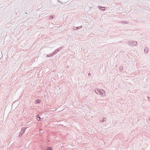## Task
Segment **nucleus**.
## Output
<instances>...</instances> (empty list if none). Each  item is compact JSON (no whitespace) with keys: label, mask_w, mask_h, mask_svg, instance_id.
<instances>
[{"label":"nucleus","mask_w":150,"mask_h":150,"mask_svg":"<svg viewBox=\"0 0 150 150\" xmlns=\"http://www.w3.org/2000/svg\"><path fill=\"white\" fill-rule=\"evenodd\" d=\"M149 50L148 49H147L146 47L144 49V52H145L146 54H147Z\"/></svg>","instance_id":"5"},{"label":"nucleus","mask_w":150,"mask_h":150,"mask_svg":"<svg viewBox=\"0 0 150 150\" xmlns=\"http://www.w3.org/2000/svg\"><path fill=\"white\" fill-rule=\"evenodd\" d=\"M122 23L124 24H125L127 23V22L126 21H122Z\"/></svg>","instance_id":"15"},{"label":"nucleus","mask_w":150,"mask_h":150,"mask_svg":"<svg viewBox=\"0 0 150 150\" xmlns=\"http://www.w3.org/2000/svg\"><path fill=\"white\" fill-rule=\"evenodd\" d=\"M53 52L55 54L57 53L56 52V51L55 50V51L54 52Z\"/></svg>","instance_id":"19"},{"label":"nucleus","mask_w":150,"mask_h":150,"mask_svg":"<svg viewBox=\"0 0 150 150\" xmlns=\"http://www.w3.org/2000/svg\"><path fill=\"white\" fill-rule=\"evenodd\" d=\"M14 103H15V102H14L13 103V104H12V106H13V105L14 104Z\"/></svg>","instance_id":"22"},{"label":"nucleus","mask_w":150,"mask_h":150,"mask_svg":"<svg viewBox=\"0 0 150 150\" xmlns=\"http://www.w3.org/2000/svg\"><path fill=\"white\" fill-rule=\"evenodd\" d=\"M62 49V47H60L58 49H57V50H55V51H56V52L57 53V52H59L60 50H61V49Z\"/></svg>","instance_id":"6"},{"label":"nucleus","mask_w":150,"mask_h":150,"mask_svg":"<svg viewBox=\"0 0 150 150\" xmlns=\"http://www.w3.org/2000/svg\"><path fill=\"white\" fill-rule=\"evenodd\" d=\"M59 2L61 3V4H63V2H60L59 1Z\"/></svg>","instance_id":"21"},{"label":"nucleus","mask_w":150,"mask_h":150,"mask_svg":"<svg viewBox=\"0 0 150 150\" xmlns=\"http://www.w3.org/2000/svg\"><path fill=\"white\" fill-rule=\"evenodd\" d=\"M132 41H128L127 43L129 45H132Z\"/></svg>","instance_id":"11"},{"label":"nucleus","mask_w":150,"mask_h":150,"mask_svg":"<svg viewBox=\"0 0 150 150\" xmlns=\"http://www.w3.org/2000/svg\"><path fill=\"white\" fill-rule=\"evenodd\" d=\"M149 120L150 121V117L149 119Z\"/></svg>","instance_id":"23"},{"label":"nucleus","mask_w":150,"mask_h":150,"mask_svg":"<svg viewBox=\"0 0 150 150\" xmlns=\"http://www.w3.org/2000/svg\"><path fill=\"white\" fill-rule=\"evenodd\" d=\"M99 94L100 95L102 96H105V95L104 94H103L105 93L104 91L103 90V89H100V91Z\"/></svg>","instance_id":"2"},{"label":"nucleus","mask_w":150,"mask_h":150,"mask_svg":"<svg viewBox=\"0 0 150 150\" xmlns=\"http://www.w3.org/2000/svg\"><path fill=\"white\" fill-rule=\"evenodd\" d=\"M26 129V128L25 127L22 128L21 129V132H20L19 135V137H21V136L24 133Z\"/></svg>","instance_id":"1"},{"label":"nucleus","mask_w":150,"mask_h":150,"mask_svg":"<svg viewBox=\"0 0 150 150\" xmlns=\"http://www.w3.org/2000/svg\"><path fill=\"white\" fill-rule=\"evenodd\" d=\"M100 90L98 88H96L95 90V92L97 94H99Z\"/></svg>","instance_id":"3"},{"label":"nucleus","mask_w":150,"mask_h":150,"mask_svg":"<svg viewBox=\"0 0 150 150\" xmlns=\"http://www.w3.org/2000/svg\"><path fill=\"white\" fill-rule=\"evenodd\" d=\"M55 16L54 15H51V16L49 18V19L51 20Z\"/></svg>","instance_id":"7"},{"label":"nucleus","mask_w":150,"mask_h":150,"mask_svg":"<svg viewBox=\"0 0 150 150\" xmlns=\"http://www.w3.org/2000/svg\"><path fill=\"white\" fill-rule=\"evenodd\" d=\"M147 98H148V99L149 98V97H147Z\"/></svg>","instance_id":"24"},{"label":"nucleus","mask_w":150,"mask_h":150,"mask_svg":"<svg viewBox=\"0 0 150 150\" xmlns=\"http://www.w3.org/2000/svg\"><path fill=\"white\" fill-rule=\"evenodd\" d=\"M98 8L101 10H102V11H104V10H105V8H104L103 9H101L100 8H105L104 7H102L101 6H99L98 7Z\"/></svg>","instance_id":"10"},{"label":"nucleus","mask_w":150,"mask_h":150,"mask_svg":"<svg viewBox=\"0 0 150 150\" xmlns=\"http://www.w3.org/2000/svg\"><path fill=\"white\" fill-rule=\"evenodd\" d=\"M37 118L38 121H40V117L39 115H37Z\"/></svg>","instance_id":"8"},{"label":"nucleus","mask_w":150,"mask_h":150,"mask_svg":"<svg viewBox=\"0 0 150 150\" xmlns=\"http://www.w3.org/2000/svg\"><path fill=\"white\" fill-rule=\"evenodd\" d=\"M50 55H48V54H47L46 55V56L47 57H50Z\"/></svg>","instance_id":"17"},{"label":"nucleus","mask_w":150,"mask_h":150,"mask_svg":"<svg viewBox=\"0 0 150 150\" xmlns=\"http://www.w3.org/2000/svg\"><path fill=\"white\" fill-rule=\"evenodd\" d=\"M47 150H52L51 147H49L47 149Z\"/></svg>","instance_id":"14"},{"label":"nucleus","mask_w":150,"mask_h":150,"mask_svg":"<svg viewBox=\"0 0 150 150\" xmlns=\"http://www.w3.org/2000/svg\"><path fill=\"white\" fill-rule=\"evenodd\" d=\"M123 69V67H120V70H122Z\"/></svg>","instance_id":"16"},{"label":"nucleus","mask_w":150,"mask_h":150,"mask_svg":"<svg viewBox=\"0 0 150 150\" xmlns=\"http://www.w3.org/2000/svg\"><path fill=\"white\" fill-rule=\"evenodd\" d=\"M54 54H54V53L53 52L52 53V54H50V55H54Z\"/></svg>","instance_id":"18"},{"label":"nucleus","mask_w":150,"mask_h":150,"mask_svg":"<svg viewBox=\"0 0 150 150\" xmlns=\"http://www.w3.org/2000/svg\"><path fill=\"white\" fill-rule=\"evenodd\" d=\"M82 27V26H81L78 27H75V28H76V29L78 30L79 28H81Z\"/></svg>","instance_id":"12"},{"label":"nucleus","mask_w":150,"mask_h":150,"mask_svg":"<svg viewBox=\"0 0 150 150\" xmlns=\"http://www.w3.org/2000/svg\"><path fill=\"white\" fill-rule=\"evenodd\" d=\"M41 101L40 100H37L35 101V104H38L40 103L41 102Z\"/></svg>","instance_id":"4"},{"label":"nucleus","mask_w":150,"mask_h":150,"mask_svg":"<svg viewBox=\"0 0 150 150\" xmlns=\"http://www.w3.org/2000/svg\"><path fill=\"white\" fill-rule=\"evenodd\" d=\"M88 76H91V74H90V73H89V74H88Z\"/></svg>","instance_id":"20"},{"label":"nucleus","mask_w":150,"mask_h":150,"mask_svg":"<svg viewBox=\"0 0 150 150\" xmlns=\"http://www.w3.org/2000/svg\"><path fill=\"white\" fill-rule=\"evenodd\" d=\"M105 120H106V118L105 117H103V119H102V122H103L105 121Z\"/></svg>","instance_id":"13"},{"label":"nucleus","mask_w":150,"mask_h":150,"mask_svg":"<svg viewBox=\"0 0 150 150\" xmlns=\"http://www.w3.org/2000/svg\"><path fill=\"white\" fill-rule=\"evenodd\" d=\"M137 43V42L136 41H134L132 42V45L133 46H134Z\"/></svg>","instance_id":"9"}]
</instances>
